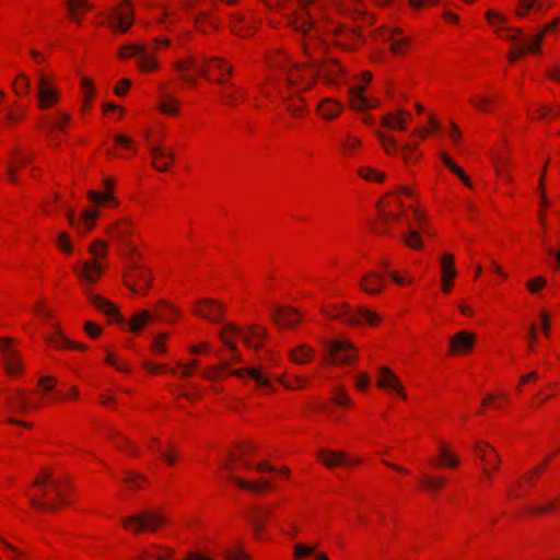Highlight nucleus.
Returning <instances> with one entry per match:
<instances>
[{"label": "nucleus", "instance_id": "f03ea898", "mask_svg": "<svg viewBox=\"0 0 560 560\" xmlns=\"http://www.w3.org/2000/svg\"><path fill=\"white\" fill-rule=\"evenodd\" d=\"M317 50L324 51L322 44L317 43V47L313 50L308 45L304 46V54L308 58L307 67L316 75L327 79L328 82H337V78L341 72V67L336 60L322 61Z\"/></svg>", "mask_w": 560, "mask_h": 560}, {"label": "nucleus", "instance_id": "423d86ee", "mask_svg": "<svg viewBox=\"0 0 560 560\" xmlns=\"http://www.w3.org/2000/svg\"><path fill=\"white\" fill-rule=\"evenodd\" d=\"M323 312L330 317L339 318L342 322L354 326L361 325L363 323L375 325L381 320V317L372 311L365 308H358L354 311L351 310L348 305L337 306L332 313H329L325 310H323Z\"/></svg>", "mask_w": 560, "mask_h": 560}, {"label": "nucleus", "instance_id": "4d7b16f0", "mask_svg": "<svg viewBox=\"0 0 560 560\" xmlns=\"http://www.w3.org/2000/svg\"><path fill=\"white\" fill-rule=\"evenodd\" d=\"M546 253L552 258V261L549 264L550 268L555 271L560 270V248H553L551 246L545 245Z\"/></svg>", "mask_w": 560, "mask_h": 560}, {"label": "nucleus", "instance_id": "3c124183", "mask_svg": "<svg viewBox=\"0 0 560 560\" xmlns=\"http://www.w3.org/2000/svg\"><path fill=\"white\" fill-rule=\"evenodd\" d=\"M404 242L407 246L415 249L420 248L422 245L421 238L415 230H409V232L404 235Z\"/></svg>", "mask_w": 560, "mask_h": 560}, {"label": "nucleus", "instance_id": "0eeeda50", "mask_svg": "<svg viewBox=\"0 0 560 560\" xmlns=\"http://www.w3.org/2000/svg\"><path fill=\"white\" fill-rule=\"evenodd\" d=\"M11 338H0V354L8 374L15 375L22 372L20 353L12 347Z\"/></svg>", "mask_w": 560, "mask_h": 560}, {"label": "nucleus", "instance_id": "603ef678", "mask_svg": "<svg viewBox=\"0 0 560 560\" xmlns=\"http://www.w3.org/2000/svg\"><path fill=\"white\" fill-rule=\"evenodd\" d=\"M440 446V457L442 459V464L450 467H456L459 460L446 451L444 443H441Z\"/></svg>", "mask_w": 560, "mask_h": 560}, {"label": "nucleus", "instance_id": "72a5a7b5", "mask_svg": "<svg viewBox=\"0 0 560 560\" xmlns=\"http://www.w3.org/2000/svg\"><path fill=\"white\" fill-rule=\"evenodd\" d=\"M154 315L149 311H141L131 318L129 322V329L131 331H139L142 327H144L151 319H153Z\"/></svg>", "mask_w": 560, "mask_h": 560}, {"label": "nucleus", "instance_id": "09e8293b", "mask_svg": "<svg viewBox=\"0 0 560 560\" xmlns=\"http://www.w3.org/2000/svg\"><path fill=\"white\" fill-rule=\"evenodd\" d=\"M537 5V9H542L544 3L540 0H520V8L517 9V14L520 16H525L527 11Z\"/></svg>", "mask_w": 560, "mask_h": 560}, {"label": "nucleus", "instance_id": "7c9ffc66", "mask_svg": "<svg viewBox=\"0 0 560 560\" xmlns=\"http://www.w3.org/2000/svg\"><path fill=\"white\" fill-rule=\"evenodd\" d=\"M318 112L325 119H332L341 112V105L334 100H325L318 105Z\"/></svg>", "mask_w": 560, "mask_h": 560}, {"label": "nucleus", "instance_id": "a211bd4d", "mask_svg": "<svg viewBox=\"0 0 560 560\" xmlns=\"http://www.w3.org/2000/svg\"><path fill=\"white\" fill-rule=\"evenodd\" d=\"M272 511L270 508H256L252 511L247 518L252 524L253 530L257 538H260V534L265 527L267 520L271 516Z\"/></svg>", "mask_w": 560, "mask_h": 560}, {"label": "nucleus", "instance_id": "2eb2a0df", "mask_svg": "<svg viewBox=\"0 0 560 560\" xmlns=\"http://www.w3.org/2000/svg\"><path fill=\"white\" fill-rule=\"evenodd\" d=\"M90 302L101 312H103L106 316H108L112 320L117 323H125L124 316L119 313L118 308L110 303L108 300L104 299L97 294H90Z\"/></svg>", "mask_w": 560, "mask_h": 560}, {"label": "nucleus", "instance_id": "39448f33", "mask_svg": "<svg viewBox=\"0 0 560 560\" xmlns=\"http://www.w3.org/2000/svg\"><path fill=\"white\" fill-rule=\"evenodd\" d=\"M47 485H49L54 489L57 497L60 499L61 503H66L60 482L55 480L50 472L42 471L40 477L35 479V481H34V486L42 488V491H40L42 497L40 498H35V497L31 498L32 506L39 511H55L56 510L55 503L43 500V498L47 497V493H48V490L46 487Z\"/></svg>", "mask_w": 560, "mask_h": 560}, {"label": "nucleus", "instance_id": "393cba45", "mask_svg": "<svg viewBox=\"0 0 560 560\" xmlns=\"http://www.w3.org/2000/svg\"><path fill=\"white\" fill-rule=\"evenodd\" d=\"M360 287L369 294H376L384 287V281L378 273L372 271L362 278Z\"/></svg>", "mask_w": 560, "mask_h": 560}, {"label": "nucleus", "instance_id": "412c9836", "mask_svg": "<svg viewBox=\"0 0 560 560\" xmlns=\"http://www.w3.org/2000/svg\"><path fill=\"white\" fill-rule=\"evenodd\" d=\"M151 153L153 156V167L160 172L168 171L171 162L174 160V153L166 151L162 147H152Z\"/></svg>", "mask_w": 560, "mask_h": 560}, {"label": "nucleus", "instance_id": "052dcab7", "mask_svg": "<svg viewBox=\"0 0 560 560\" xmlns=\"http://www.w3.org/2000/svg\"><path fill=\"white\" fill-rule=\"evenodd\" d=\"M89 249L96 257H104L106 255V244L101 240H95Z\"/></svg>", "mask_w": 560, "mask_h": 560}, {"label": "nucleus", "instance_id": "6e6552de", "mask_svg": "<svg viewBox=\"0 0 560 560\" xmlns=\"http://www.w3.org/2000/svg\"><path fill=\"white\" fill-rule=\"evenodd\" d=\"M119 56L121 58L137 57L139 59V66L142 70L149 71L156 68V62L153 59L150 50L142 44H127L124 46Z\"/></svg>", "mask_w": 560, "mask_h": 560}, {"label": "nucleus", "instance_id": "8fccbe9b", "mask_svg": "<svg viewBox=\"0 0 560 560\" xmlns=\"http://www.w3.org/2000/svg\"><path fill=\"white\" fill-rule=\"evenodd\" d=\"M194 68L200 75L208 78V70L206 67L198 66L194 60L187 62L180 61L176 65L178 71H184Z\"/></svg>", "mask_w": 560, "mask_h": 560}, {"label": "nucleus", "instance_id": "9b49d317", "mask_svg": "<svg viewBox=\"0 0 560 560\" xmlns=\"http://www.w3.org/2000/svg\"><path fill=\"white\" fill-rule=\"evenodd\" d=\"M132 25V11L129 5H122L108 18V26L114 32L126 33Z\"/></svg>", "mask_w": 560, "mask_h": 560}, {"label": "nucleus", "instance_id": "de8ad7c7", "mask_svg": "<svg viewBox=\"0 0 560 560\" xmlns=\"http://www.w3.org/2000/svg\"><path fill=\"white\" fill-rule=\"evenodd\" d=\"M13 88L16 94L27 93L31 88L30 79L24 73H20L13 84Z\"/></svg>", "mask_w": 560, "mask_h": 560}, {"label": "nucleus", "instance_id": "7ed1b4c3", "mask_svg": "<svg viewBox=\"0 0 560 560\" xmlns=\"http://www.w3.org/2000/svg\"><path fill=\"white\" fill-rule=\"evenodd\" d=\"M165 522V516L154 510H147L141 513L121 518L122 526L133 534H140L143 530L156 532L160 525L164 524Z\"/></svg>", "mask_w": 560, "mask_h": 560}, {"label": "nucleus", "instance_id": "4c0bfd02", "mask_svg": "<svg viewBox=\"0 0 560 560\" xmlns=\"http://www.w3.org/2000/svg\"><path fill=\"white\" fill-rule=\"evenodd\" d=\"M440 262L442 278H444V280L453 279L456 276V270L454 267V256L452 254H444Z\"/></svg>", "mask_w": 560, "mask_h": 560}, {"label": "nucleus", "instance_id": "49530a36", "mask_svg": "<svg viewBox=\"0 0 560 560\" xmlns=\"http://www.w3.org/2000/svg\"><path fill=\"white\" fill-rule=\"evenodd\" d=\"M161 305L164 306V311L156 313V318L166 320V322H173L176 315L178 314L177 310H175L172 305L167 304L164 301L160 302Z\"/></svg>", "mask_w": 560, "mask_h": 560}, {"label": "nucleus", "instance_id": "f8f14e48", "mask_svg": "<svg viewBox=\"0 0 560 560\" xmlns=\"http://www.w3.org/2000/svg\"><path fill=\"white\" fill-rule=\"evenodd\" d=\"M222 312L223 306L214 300H200L195 308V313L198 316L213 323H221Z\"/></svg>", "mask_w": 560, "mask_h": 560}, {"label": "nucleus", "instance_id": "6ab92c4d", "mask_svg": "<svg viewBox=\"0 0 560 560\" xmlns=\"http://www.w3.org/2000/svg\"><path fill=\"white\" fill-rule=\"evenodd\" d=\"M380 376L377 380V385L381 388L384 389H394L396 390L401 397H406V395L402 392V386L400 385L398 378L396 375L393 374V372L386 368L383 366L378 371Z\"/></svg>", "mask_w": 560, "mask_h": 560}, {"label": "nucleus", "instance_id": "bf43d9fd", "mask_svg": "<svg viewBox=\"0 0 560 560\" xmlns=\"http://www.w3.org/2000/svg\"><path fill=\"white\" fill-rule=\"evenodd\" d=\"M155 548L163 549L161 546H154ZM165 552L164 556L162 555H154L149 550H143L140 555V559H155V560H164L165 558H171L173 556V550L170 548H164Z\"/></svg>", "mask_w": 560, "mask_h": 560}, {"label": "nucleus", "instance_id": "13d9d810", "mask_svg": "<svg viewBox=\"0 0 560 560\" xmlns=\"http://www.w3.org/2000/svg\"><path fill=\"white\" fill-rule=\"evenodd\" d=\"M207 65L209 68L217 69L220 72H226L229 75L232 74V68L226 66L223 60L220 58L213 57L207 60Z\"/></svg>", "mask_w": 560, "mask_h": 560}, {"label": "nucleus", "instance_id": "e433bc0d", "mask_svg": "<svg viewBox=\"0 0 560 560\" xmlns=\"http://www.w3.org/2000/svg\"><path fill=\"white\" fill-rule=\"evenodd\" d=\"M234 482L242 489L250 490L254 493H260L265 489L270 488V482L268 480L266 481H246L240 478H232Z\"/></svg>", "mask_w": 560, "mask_h": 560}, {"label": "nucleus", "instance_id": "e2e57ef3", "mask_svg": "<svg viewBox=\"0 0 560 560\" xmlns=\"http://www.w3.org/2000/svg\"><path fill=\"white\" fill-rule=\"evenodd\" d=\"M540 50V44L536 43L534 38L526 37L524 44L521 46V52L532 51L537 52Z\"/></svg>", "mask_w": 560, "mask_h": 560}, {"label": "nucleus", "instance_id": "2f4dec72", "mask_svg": "<svg viewBox=\"0 0 560 560\" xmlns=\"http://www.w3.org/2000/svg\"><path fill=\"white\" fill-rule=\"evenodd\" d=\"M66 5L69 16L73 22H78L80 15L90 9L86 0H67Z\"/></svg>", "mask_w": 560, "mask_h": 560}, {"label": "nucleus", "instance_id": "5fc2aeb1", "mask_svg": "<svg viewBox=\"0 0 560 560\" xmlns=\"http://www.w3.org/2000/svg\"><path fill=\"white\" fill-rule=\"evenodd\" d=\"M421 481H422V483H423L425 489H428V490H438L442 486L445 485L446 478H444V477L430 478L428 476H424Z\"/></svg>", "mask_w": 560, "mask_h": 560}, {"label": "nucleus", "instance_id": "b1692460", "mask_svg": "<svg viewBox=\"0 0 560 560\" xmlns=\"http://www.w3.org/2000/svg\"><path fill=\"white\" fill-rule=\"evenodd\" d=\"M318 457L329 468H332L337 465H350L352 463H358V460L350 462L346 454L342 452L330 450H320L318 452Z\"/></svg>", "mask_w": 560, "mask_h": 560}, {"label": "nucleus", "instance_id": "774afa93", "mask_svg": "<svg viewBox=\"0 0 560 560\" xmlns=\"http://www.w3.org/2000/svg\"><path fill=\"white\" fill-rule=\"evenodd\" d=\"M546 280L542 277H536L527 282V288L530 292H536L539 288L545 287Z\"/></svg>", "mask_w": 560, "mask_h": 560}, {"label": "nucleus", "instance_id": "c9c22d12", "mask_svg": "<svg viewBox=\"0 0 560 560\" xmlns=\"http://www.w3.org/2000/svg\"><path fill=\"white\" fill-rule=\"evenodd\" d=\"M313 355V349L306 345H302L290 352V357L293 362L298 364H304L311 360Z\"/></svg>", "mask_w": 560, "mask_h": 560}, {"label": "nucleus", "instance_id": "bb28decb", "mask_svg": "<svg viewBox=\"0 0 560 560\" xmlns=\"http://www.w3.org/2000/svg\"><path fill=\"white\" fill-rule=\"evenodd\" d=\"M405 116H409V113L405 109H398L397 116H394L393 114H388L382 118V125L395 129L398 128L400 130L406 129V119Z\"/></svg>", "mask_w": 560, "mask_h": 560}, {"label": "nucleus", "instance_id": "a18cd8bd", "mask_svg": "<svg viewBox=\"0 0 560 560\" xmlns=\"http://www.w3.org/2000/svg\"><path fill=\"white\" fill-rule=\"evenodd\" d=\"M358 174L365 180L383 182L385 174L370 167H361L358 170Z\"/></svg>", "mask_w": 560, "mask_h": 560}, {"label": "nucleus", "instance_id": "aec40b11", "mask_svg": "<svg viewBox=\"0 0 560 560\" xmlns=\"http://www.w3.org/2000/svg\"><path fill=\"white\" fill-rule=\"evenodd\" d=\"M232 375L244 377L248 376L254 380L259 387L271 388V383L269 377L261 371L260 368H244L231 371Z\"/></svg>", "mask_w": 560, "mask_h": 560}, {"label": "nucleus", "instance_id": "473e14b6", "mask_svg": "<svg viewBox=\"0 0 560 560\" xmlns=\"http://www.w3.org/2000/svg\"><path fill=\"white\" fill-rule=\"evenodd\" d=\"M377 208H378V220L381 223L378 226L374 228V231H375V233H378V234H386L388 232L386 225L389 223L390 220H396L399 217V214L390 212V211H386L383 208V205L381 202H378Z\"/></svg>", "mask_w": 560, "mask_h": 560}, {"label": "nucleus", "instance_id": "79ce46f5", "mask_svg": "<svg viewBox=\"0 0 560 560\" xmlns=\"http://www.w3.org/2000/svg\"><path fill=\"white\" fill-rule=\"evenodd\" d=\"M224 557L228 560H249V557L244 552L241 545L235 544L224 550Z\"/></svg>", "mask_w": 560, "mask_h": 560}, {"label": "nucleus", "instance_id": "a878e982", "mask_svg": "<svg viewBox=\"0 0 560 560\" xmlns=\"http://www.w3.org/2000/svg\"><path fill=\"white\" fill-rule=\"evenodd\" d=\"M475 452L482 462L488 464L493 463L494 469H498L499 455L488 443L478 442L475 446Z\"/></svg>", "mask_w": 560, "mask_h": 560}, {"label": "nucleus", "instance_id": "dca6fc26", "mask_svg": "<svg viewBox=\"0 0 560 560\" xmlns=\"http://www.w3.org/2000/svg\"><path fill=\"white\" fill-rule=\"evenodd\" d=\"M276 324L284 327H293L300 322V314L289 306H278L272 313Z\"/></svg>", "mask_w": 560, "mask_h": 560}, {"label": "nucleus", "instance_id": "680f3d73", "mask_svg": "<svg viewBox=\"0 0 560 560\" xmlns=\"http://www.w3.org/2000/svg\"><path fill=\"white\" fill-rule=\"evenodd\" d=\"M229 365H230V363H229V362H224V363H222V364H220V365L212 366V368H210L209 370L203 371V372H202V376H203L205 378H207V380H211V381L217 380V377H218L217 373H218L219 371L226 370V369L229 368Z\"/></svg>", "mask_w": 560, "mask_h": 560}, {"label": "nucleus", "instance_id": "a19ab883", "mask_svg": "<svg viewBox=\"0 0 560 560\" xmlns=\"http://www.w3.org/2000/svg\"><path fill=\"white\" fill-rule=\"evenodd\" d=\"M163 101L160 103V109L164 114H176L177 102L164 89L161 90Z\"/></svg>", "mask_w": 560, "mask_h": 560}, {"label": "nucleus", "instance_id": "9d476101", "mask_svg": "<svg viewBox=\"0 0 560 560\" xmlns=\"http://www.w3.org/2000/svg\"><path fill=\"white\" fill-rule=\"evenodd\" d=\"M38 107L42 109L49 108L58 101V93L52 89L45 74L40 73L37 84Z\"/></svg>", "mask_w": 560, "mask_h": 560}, {"label": "nucleus", "instance_id": "1a4fd4ad", "mask_svg": "<svg viewBox=\"0 0 560 560\" xmlns=\"http://www.w3.org/2000/svg\"><path fill=\"white\" fill-rule=\"evenodd\" d=\"M130 268L129 280L126 282L127 287L132 292L145 294L152 280L149 271L141 269L138 264H132Z\"/></svg>", "mask_w": 560, "mask_h": 560}, {"label": "nucleus", "instance_id": "58836bf2", "mask_svg": "<svg viewBox=\"0 0 560 560\" xmlns=\"http://www.w3.org/2000/svg\"><path fill=\"white\" fill-rule=\"evenodd\" d=\"M396 32H397L396 30H393V31L388 32V34H384V38L386 40H390L392 42L390 50L394 54H402L405 51V47L409 43V38L408 37H401L399 39H395L394 36H395Z\"/></svg>", "mask_w": 560, "mask_h": 560}, {"label": "nucleus", "instance_id": "cd10ccee", "mask_svg": "<svg viewBox=\"0 0 560 560\" xmlns=\"http://www.w3.org/2000/svg\"><path fill=\"white\" fill-rule=\"evenodd\" d=\"M5 404L11 410L23 411V412L30 408H38V405H34V406L30 405L25 395L20 390H18L15 393V395H13L12 397H9L5 400Z\"/></svg>", "mask_w": 560, "mask_h": 560}, {"label": "nucleus", "instance_id": "c85d7f7f", "mask_svg": "<svg viewBox=\"0 0 560 560\" xmlns=\"http://www.w3.org/2000/svg\"><path fill=\"white\" fill-rule=\"evenodd\" d=\"M102 273V267L94 260H88L83 264L82 269L79 271V276L83 277L86 281L93 283Z\"/></svg>", "mask_w": 560, "mask_h": 560}, {"label": "nucleus", "instance_id": "4468645a", "mask_svg": "<svg viewBox=\"0 0 560 560\" xmlns=\"http://www.w3.org/2000/svg\"><path fill=\"white\" fill-rule=\"evenodd\" d=\"M365 91L364 84H357L349 90L350 105L355 110L378 106V102L363 95Z\"/></svg>", "mask_w": 560, "mask_h": 560}, {"label": "nucleus", "instance_id": "864d4df0", "mask_svg": "<svg viewBox=\"0 0 560 560\" xmlns=\"http://www.w3.org/2000/svg\"><path fill=\"white\" fill-rule=\"evenodd\" d=\"M377 137H378L380 141L382 142V145H383L384 150L386 151V153L392 154L393 152L398 150L396 141L392 137L386 136L382 132H377Z\"/></svg>", "mask_w": 560, "mask_h": 560}, {"label": "nucleus", "instance_id": "f704fd0d", "mask_svg": "<svg viewBox=\"0 0 560 560\" xmlns=\"http://www.w3.org/2000/svg\"><path fill=\"white\" fill-rule=\"evenodd\" d=\"M113 185H114V180L112 178H105L104 186L108 190V192L101 194L100 191L91 190L88 194L89 199L95 203H101L104 201H112L113 196L110 194V189H112Z\"/></svg>", "mask_w": 560, "mask_h": 560}, {"label": "nucleus", "instance_id": "6e6d98bb", "mask_svg": "<svg viewBox=\"0 0 560 560\" xmlns=\"http://www.w3.org/2000/svg\"><path fill=\"white\" fill-rule=\"evenodd\" d=\"M316 549V546H307L303 544H296L294 545V558L296 560H300L303 557H308L314 553Z\"/></svg>", "mask_w": 560, "mask_h": 560}, {"label": "nucleus", "instance_id": "5701e85b", "mask_svg": "<svg viewBox=\"0 0 560 560\" xmlns=\"http://www.w3.org/2000/svg\"><path fill=\"white\" fill-rule=\"evenodd\" d=\"M97 214L96 210H85L82 213L81 221L77 223L74 212L70 210L67 212V218L72 226H77L80 232H86L93 228Z\"/></svg>", "mask_w": 560, "mask_h": 560}, {"label": "nucleus", "instance_id": "c756f323", "mask_svg": "<svg viewBox=\"0 0 560 560\" xmlns=\"http://www.w3.org/2000/svg\"><path fill=\"white\" fill-rule=\"evenodd\" d=\"M56 328V335L47 337V340L51 342L57 348H71V349H79V350H85V346L75 343L68 339L66 336L62 335L60 329L58 327Z\"/></svg>", "mask_w": 560, "mask_h": 560}, {"label": "nucleus", "instance_id": "338daca9", "mask_svg": "<svg viewBox=\"0 0 560 560\" xmlns=\"http://www.w3.org/2000/svg\"><path fill=\"white\" fill-rule=\"evenodd\" d=\"M360 144V140L357 138H352L351 136H346L345 139L341 140V147L346 150H353Z\"/></svg>", "mask_w": 560, "mask_h": 560}, {"label": "nucleus", "instance_id": "69168bd1", "mask_svg": "<svg viewBox=\"0 0 560 560\" xmlns=\"http://www.w3.org/2000/svg\"><path fill=\"white\" fill-rule=\"evenodd\" d=\"M57 244L66 253H70L72 249L70 238L66 233L59 234Z\"/></svg>", "mask_w": 560, "mask_h": 560}, {"label": "nucleus", "instance_id": "ea45409f", "mask_svg": "<svg viewBox=\"0 0 560 560\" xmlns=\"http://www.w3.org/2000/svg\"><path fill=\"white\" fill-rule=\"evenodd\" d=\"M441 158L445 166H447L451 172L457 175L466 186L471 187V182L468 176L463 172V170L453 163L450 156H447L445 153H442Z\"/></svg>", "mask_w": 560, "mask_h": 560}, {"label": "nucleus", "instance_id": "f3484780", "mask_svg": "<svg viewBox=\"0 0 560 560\" xmlns=\"http://www.w3.org/2000/svg\"><path fill=\"white\" fill-rule=\"evenodd\" d=\"M335 5L340 13L347 14L352 19L366 16L365 8L361 0H335Z\"/></svg>", "mask_w": 560, "mask_h": 560}, {"label": "nucleus", "instance_id": "f257e3e1", "mask_svg": "<svg viewBox=\"0 0 560 560\" xmlns=\"http://www.w3.org/2000/svg\"><path fill=\"white\" fill-rule=\"evenodd\" d=\"M219 336L226 348L233 352V360L241 361V355L237 353L234 338H241L248 347H261V340L266 338L267 331L258 326H250L249 334L244 332L238 327L232 324H225L220 330Z\"/></svg>", "mask_w": 560, "mask_h": 560}, {"label": "nucleus", "instance_id": "20e7f679", "mask_svg": "<svg viewBox=\"0 0 560 560\" xmlns=\"http://www.w3.org/2000/svg\"><path fill=\"white\" fill-rule=\"evenodd\" d=\"M358 349L349 341L336 339L325 342L324 362L327 364H352Z\"/></svg>", "mask_w": 560, "mask_h": 560}, {"label": "nucleus", "instance_id": "37998d69", "mask_svg": "<svg viewBox=\"0 0 560 560\" xmlns=\"http://www.w3.org/2000/svg\"><path fill=\"white\" fill-rule=\"evenodd\" d=\"M70 120V115L63 112H56L55 113V120L49 124L48 131L51 132L52 130H60L65 131V125Z\"/></svg>", "mask_w": 560, "mask_h": 560}, {"label": "nucleus", "instance_id": "ddd939ff", "mask_svg": "<svg viewBox=\"0 0 560 560\" xmlns=\"http://www.w3.org/2000/svg\"><path fill=\"white\" fill-rule=\"evenodd\" d=\"M474 342L475 335L469 331L462 330L450 339V352L452 354H465L472 349Z\"/></svg>", "mask_w": 560, "mask_h": 560}, {"label": "nucleus", "instance_id": "c03bdc74", "mask_svg": "<svg viewBox=\"0 0 560 560\" xmlns=\"http://www.w3.org/2000/svg\"><path fill=\"white\" fill-rule=\"evenodd\" d=\"M294 28L306 34L313 27V18L310 11L305 12V16L302 15L299 20L293 23Z\"/></svg>", "mask_w": 560, "mask_h": 560}, {"label": "nucleus", "instance_id": "4be33fe9", "mask_svg": "<svg viewBox=\"0 0 560 560\" xmlns=\"http://www.w3.org/2000/svg\"><path fill=\"white\" fill-rule=\"evenodd\" d=\"M109 232L117 241H119L121 243H126L127 247L131 252L136 250V246L131 242L128 241L129 236L132 233V226H131V223L129 222V220H122V221L116 223L115 225H113L109 229Z\"/></svg>", "mask_w": 560, "mask_h": 560}, {"label": "nucleus", "instance_id": "0e129e2a", "mask_svg": "<svg viewBox=\"0 0 560 560\" xmlns=\"http://www.w3.org/2000/svg\"><path fill=\"white\" fill-rule=\"evenodd\" d=\"M166 334H160L155 336L152 343V350L155 352H165L166 348L164 347L163 342L166 340Z\"/></svg>", "mask_w": 560, "mask_h": 560}]
</instances>
